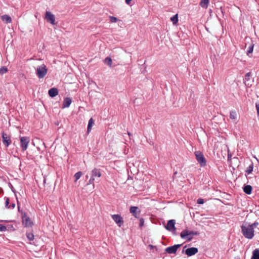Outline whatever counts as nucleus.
I'll list each match as a JSON object with an SVG mask.
<instances>
[{
	"label": "nucleus",
	"instance_id": "obj_15",
	"mask_svg": "<svg viewBox=\"0 0 259 259\" xmlns=\"http://www.w3.org/2000/svg\"><path fill=\"white\" fill-rule=\"evenodd\" d=\"M1 19L6 24H9L12 22V19L11 17L8 15H4L2 16Z\"/></svg>",
	"mask_w": 259,
	"mask_h": 259
},
{
	"label": "nucleus",
	"instance_id": "obj_41",
	"mask_svg": "<svg viewBox=\"0 0 259 259\" xmlns=\"http://www.w3.org/2000/svg\"><path fill=\"white\" fill-rule=\"evenodd\" d=\"M132 0H125V3L127 4V5H130L131 2Z\"/></svg>",
	"mask_w": 259,
	"mask_h": 259
},
{
	"label": "nucleus",
	"instance_id": "obj_42",
	"mask_svg": "<svg viewBox=\"0 0 259 259\" xmlns=\"http://www.w3.org/2000/svg\"><path fill=\"white\" fill-rule=\"evenodd\" d=\"M17 204H18V210H19V211H20V206H19V202L18 200H17Z\"/></svg>",
	"mask_w": 259,
	"mask_h": 259
},
{
	"label": "nucleus",
	"instance_id": "obj_7",
	"mask_svg": "<svg viewBox=\"0 0 259 259\" xmlns=\"http://www.w3.org/2000/svg\"><path fill=\"white\" fill-rule=\"evenodd\" d=\"M45 19L48 22L51 23L52 25L55 24V17L51 12L47 11L45 15Z\"/></svg>",
	"mask_w": 259,
	"mask_h": 259
},
{
	"label": "nucleus",
	"instance_id": "obj_40",
	"mask_svg": "<svg viewBox=\"0 0 259 259\" xmlns=\"http://www.w3.org/2000/svg\"><path fill=\"white\" fill-rule=\"evenodd\" d=\"M231 155L229 153V149H228V159H231Z\"/></svg>",
	"mask_w": 259,
	"mask_h": 259
},
{
	"label": "nucleus",
	"instance_id": "obj_17",
	"mask_svg": "<svg viewBox=\"0 0 259 259\" xmlns=\"http://www.w3.org/2000/svg\"><path fill=\"white\" fill-rule=\"evenodd\" d=\"M252 187L250 185H245L243 187V191L247 195H249L252 192Z\"/></svg>",
	"mask_w": 259,
	"mask_h": 259
},
{
	"label": "nucleus",
	"instance_id": "obj_12",
	"mask_svg": "<svg viewBox=\"0 0 259 259\" xmlns=\"http://www.w3.org/2000/svg\"><path fill=\"white\" fill-rule=\"evenodd\" d=\"M198 249L197 248L193 247H190V248H187L185 250V253L188 256H192V255L195 254L196 253H197L198 252Z\"/></svg>",
	"mask_w": 259,
	"mask_h": 259
},
{
	"label": "nucleus",
	"instance_id": "obj_34",
	"mask_svg": "<svg viewBox=\"0 0 259 259\" xmlns=\"http://www.w3.org/2000/svg\"><path fill=\"white\" fill-rule=\"evenodd\" d=\"M204 199L202 198H199L197 200V203L199 204H202L204 203Z\"/></svg>",
	"mask_w": 259,
	"mask_h": 259
},
{
	"label": "nucleus",
	"instance_id": "obj_3",
	"mask_svg": "<svg viewBox=\"0 0 259 259\" xmlns=\"http://www.w3.org/2000/svg\"><path fill=\"white\" fill-rule=\"evenodd\" d=\"M36 75L39 78H44L47 73L48 68L44 64L37 67L35 70Z\"/></svg>",
	"mask_w": 259,
	"mask_h": 259
},
{
	"label": "nucleus",
	"instance_id": "obj_23",
	"mask_svg": "<svg viewBox=\"0 0 259 259\" xmlns=\"http://www.w3.org/2000/svg\"><path fill=\"white\" fill-rule=\"evenodd\" d=\"M253 169V163H251L249 166L247 168L246 170H245V172L247 174H250L252 172Z\"/></svg>",
	"mask_w": 259,
	"mask_h": 259
},
{
	"label": "nucleus",
	"instance_id": "obj_27",
	"mask_svg": "<svg viewBox=\"0 0 259 259\" xmlns=\"http://www.w3.org/2000/svg\"><path fill=\"white\" fill-rule=\"evenodd\" d=\"M26 236L30 241H32L34 239V235L31 232L26 233Z\"/></svg>",
	"mask_w": 259,
	"mask_h": 259
},
{
	"label": "nucleus",
	"instance_id": "obj_18",
	"mask_svg": "<svg viewBox=\"0 0 259 259\" xmlns=\"http://www.w3.org/2000/svg\"><path fill=\"white\" fill-rule=\"evenodd\" d=\"M209 3V0H201L200 2V6L204 9H207Z\"/></svg>",
	"mask_w": 259,
	"mask_h": 259
},
{
	"label": "nucleus",
	"instance_id": "obj_33",
	"mask_svg": "<svg viewBox=\"0 0 259 259\" xmlns=\"http://www.w3.org/2000/svg\"><path fill=\"white\" fill-rule=\"evenodd\" d=\"M94 180H95V178L91 176V178H90V179L89 181L88 185L94 184ZM93 186H94V184H93Z\"/></svg>",
	"mask_w": 259,
	"mask_h": 259
},
{
	"label": "nucleus",
	"instance_id": "obj_11",
	"mask_svg": "<svg viewBox=\"0 0 259 259\" xmlns=\"http://www.w3.org/2000/svg\"><path fill=\"white\" fill-rule=\"evenodd\" d=\"M112 218L119 227H121L122 225L123 221L120 215L113 214L112 215Z\"/></svg>",
	"mask_w": 259,
	"mask_h": 259
},
{
	"label": "nucleus",
	"instance_id": "obj_35",
	"mask_svg": "<svg viewBox=\"0 0 259 259\" xmlns=\"http://www.w3.org/2000/svg\"><path fill=\"white\" fill-rule=\"evenodd\" d=\"M9 199L8 198H6V201H5V206H6V207H7L8 208V207L9 206Z\"/></svg>",
	"mask_w": 259,
	"mask_h": 259
},
{
	"label": "nucleus",
	"instance_id": "obj_44",
	"mask_svg": "<svg viewBox=\"0 0 259 259\" xmlns=\"http://www.w3.org/2000/svg\"><path fill=\"white\" fill-rule=\"evenodd\" d=\"M171 232H172L173 234H175V235L177 234L176 231L174 232V231H172Z\"/></svg>",
	"mask_w": 259,
	"mask_h": 259
},
{
	"label": "nucleus",
	"instance_id": "obj_5",
	"mask_svg": "<svg viewBox=\"0 0 259 259\" xmlns=\"http://www.w3.org/2000/svg\"><path fill=\"white\" fill-rule=\"evenodd\" d=\"M22 223L25 227H30L33 225V222L30 218L26 214L25 212H22Z\"/></svg>",
	"mask_w": 259,
	"mask_h": 259
},
{
	"label": "nucleus",
	"instance_id": "obj_30",
	"mask_svg": "<svg viewBox=\"0 0 259 259\" xmlns=\"http://www.w3.org/2000/svg\"><path fill=\"white\" fill-rule=\"evenodd\" d=\"M110 21L111 23H115L117 21V19L116 17L113 16H109Z\"/></svg>",
	"mask_w": 259,
	"mask_h": 259
},
{
	"label": "nucleus",
	"instance_id": "obj_9",
	"mask_svg": "<svg viewBox=\"0 0 259 259\" xmlns=\"http://www.w3.org/2000/svg\"><path fill=\"white\" fill-rule=\"evenodd\" d=\"M181 244H176L173 246H169L165 249V251L169 254L175 253L178 249L180 247Z\"/></svg>",
	"mask_w": 259,
	"mask_h": 259
},
{
	"label": "nucleus",
	"instance_id": "obj_28",
	"mask_svg": "<svg viewBox=\"0 0 259 259\" xmlns=\"http://www.w3.org/2000/svg\"><path fill=\"white\" fill-rule=\"evenodd\" d=\"M8 71V69L7 67L3 66L0 68V74H4L6 73Z\"/></svg>",
	"mask_w": 259,
	"mask_h": 259
},
{
	"label": "nucleus",
	"instance_id": "obj_25",
	"mask_svg": "<svg viewBox=\"0 0 259 259\" xmlns=\"http://www.w3.org/2000/svg\"><path fill=\"white\" fill-rule=\"evenodd\" d=\"M230 117L232 119H236L237 118V114L235 111H231L230 113Z\"/></svg>",
	"mask_w": 259,
	"mask_h": 259
},
{
	"label": "nucleus",
	"instance_id": "obj_37",
	"mask_svg": "<svg viewBox=\"0 0 259 259\" xmlns=\"http://www.w3.org/2000/svg\"><path fill=\"white\" fill-rule=\"evenodd\" d=\"M255 107L257 110V115L259 116V102L255 103Z\"/></svg>",
	"mask_w": 259,
	"mask_h": 259
},
{
	"label": "nucleus",
	"instance_id": "obj_8",
	"mask_svg": "<svg viewBox=\"0 0 259 259\" xmlns=\"http://www.w3.org/2000/svg\"><path fill=\"white\" fill-rule=\"evenodd\" d=\"M2 139L3 142L6 147H9L12 143L10 136L4 132L2 133Z\"/></svg>",
	"mask_w": 259,
	"mask_h": 259
},
{
	"label": "nucleus",
	"instance_id": "obj_29",
	"mask_svg": "<svg viewBox=\"0 0 259 259\" xmlns=\"http://www.w3.org/2000/svg\"><path fill=\"white\" fill-rule=\"evenodd\" d=\"M253 44H251L248 48L247 49V54L248 55L249 53H251L253 52Z\"/></svg>",
	"mask_w": 259,
	"mask_h": 259
},
{
	"label": "nucleus",
	"instance_id": "obj_45",
	"mask_svg": "<svg viewBox=\"0 0 259 259\" xmlns=\"http://www.w3.org/2000/svg\"><path fill=\"white\" fill-rule=\"evenodd\" d=\"M127 134L129 136H131V133L129 132L127 133Z\"/></svg>",
	"mask_w": 259,
	"mask_h": 259
},
{
	"label": "nucleus",
	"instance_id": "obj_39",
	"mask_svg": "<svg viewBox=\"0 0 259 259\" xmlns=\"http://www.w3.org/2000/svg\"><path fill=\"white\" fill-rule=\"evenodd\" d=\"M15 204L13 203L12 204L9 205V206L8 207V208L13 209L15 208Z\"/></svg>",
	"mask_w": 259,
	"mask_h": 259
},
{
	"label": "nucleus",
	"instance_id": "obj_43",
	"mask_svg": "<svg viewBox=\"0 0 259 259\" xmlns=\"http://www.w3.org/2000/svg\"><path fill=\"white\" fill-rule=\"evenodd\" d=\"M149 247H150L151 249H152L154 247V246H153L152 245H149Z\"/></svg>",
	"mask_w": 259,
	"mask_h": 259
},
{
	"label": "nucleus",
	"instance_id": "obj_21",
	"mask_svg": "<svg viewBox=\"0 0 259 259\" xmlns=\"http://www.w3.org/2000/svg\"><path fill=\"white\" fill-rule=\"evenodd\" d=\"M170 20L172 22V23L174 25L177 24L178 22V14H177L172 17H171Z\"/></svg>",
	"mask_w": 259,
	"mask_h": 259
},
{
	"label": "nucleus",
	"instance_id": "obj_19",
	"mask_svg": "<svg viewBox=\"0 0 259 259\" xmlns=\"http://www.w3.org/2000/svg\"><path fill=\"white\" fill-rule=\"evenodd\" d=\"M138 209V207L137 206H131L130 208V212L133 214V215L135 217H138L137 210Z\"/></svg>",
	"mask_w": 259,
	"mask_h": 259
},
{
	"label": "nucleus",
	"instance_id": "obj_20",
	"mask_svg": "<svg viewBox=\"0 0 259 259\" xmlns=\"http://www.w3.org/2000/svg\"><path fill=\"white\" fill-rule=\"evenodd\" d=\"M251 259H259V249H255L253 251Z\"/></svg>",
	"mask_w": 259,
	"mask_h": 259
},
{
	"label": "nucleus",
	"instance_id": "obj_14",
	"mask_svg": "<svg viewBox=\"0 0 259 259\" xmlns=\"http://www.w3.org/2000/svg\"><path fill=\"white\" fill-rule=\"evenodd\" d=\"M102 176L101 172L99 169L95 168L92 171V177H101Z\"/></svg>",
	"mask_w": 259,
	"mask_h": 259
},
{
	"label": "nucleus",
	"instance_id": "obj_2",
	"mask_svg": "<svg viewBox=\"0 0 259 259\" xmlns=\"http://www.w3.org/2000/svg\"><path fill=\"white\" fill-rule=\"evenodd\" d=\"M241 228L242 233L245 238L251 239L253 237L254 231L252 227H250L249 226H245L242 225Z\"/></svg>",
	"mask_w": 259,
	"mask_h": 259
},
{
	"label": "nucleus",
	"instance_id": "obj_31",
	"mask_svg": "<svg viewBox=\"0 0 259 259\" xmlns=\"http://www.w3.org/2000/svg\"><path fill=\"white\" fill-rule=\"evenodd\" d=\"M258 225V223L257 222H255L254 223H252V224L251 225H249V226L250 227H252L253 230H254V229L255 228H256Z\"/></svg>",
	"mask_w": 259,
	"mask_h": 259
},
{
	"label": "nucleus",
	"instance_id": "obj_1",
	"mask_svg": "<svg viewBox=\"0 0 259 259\" xmlns=\"http://www.w3.org/2000/svg\"><path fill=\"white\" fill-rule=\"evenodd\" d=\"M198 231H188V230H184L180 234V236L182 239H186L188 241H191L194 236L199 235Z\"/></svg>",
	"mask_w": 259,
	"mask_h": 259
},
{
	"label": "nucleus",
	"instance_id": "obj_6",
	"mask_svg": "<svg viewBox=\"0 0 259 259\" xmlns=\"http://www.w3.org/2000/svg\"><path fill=\"white\" fill-rule=\"evenodd\" d=\"M30 142V138L28 137H22L20 138V144L22 150L25 151Z\"/></svg>",
	"mask_w": 259,
	"mask_h": 259
},
{
	"label": "nucleus",
	"instance_id": "obj_4",
	"mask_svg": "<svg viewBox=\"0 0 259 259\" xmlns=\"http://www.w3.org/2000/svg\"><path fill=\"white\" fill-rule=\"evenodd\" d=\"M196 159L201 166H204L206 165V160L203 154L200 151L195 152Z\"/></svg>",
	"mask_w": 259,
	"mask_h": 259
},
{
	"label": "nucleus",
	"instance_id": "obj_36",
	"mask_svg": "<svg viewBox=\"0 0 259 259\" xmlns=\"http://www.w3.org/2000/svg\"><path fill=\"white\" fill-rule=\"evenodd\" d=\"M144 220L143 218H141L140 219V224L139 226L140 227H142L144 225Z\"/></svg>",
	"mask_w": 259,
	"mask_h": 259
},
{
	"label": "nucleus",
	"instance_id": "obj_26",
	"mask_svg": "<svg viewBox=\"0 0 259 259\" xmlns=\"http://www.w3.org/2000/svg\"><path fill=\"white\" fill-rule=\"evenodd\" d=\"M82 172L81 171H78L77 172H76L74 177V178H75V180L74 181L75 182H76L78 179H79L81 177V176H82Z\"/></svg>",
	"mask_w": 259,
	"mask_h": 259
},
{
	"label": "nucleus",
	"instance_id": "obj_22",
	"mask_svg": "<svg viewBox=\"0 0 259 259\" xmlns=\"http://www.w3.org/2000/svg\"><path fill=\"white\" fill-rule=\"evenodd\" d=\"M93 124H94V120H93V118H91L89 121V123H88V129H87L88 133H89L91 131Z\"/></svg>",
	"mask_w": 259,
	"mask_h": 259
},
{
	"label": "nucleus",
	"instance_id": "obj_16",
	"mask_svg": "<svg viewBox=\"0 0 259 259\" xmlns=\"http://www.w3.org/2000/svg\"><path fill=\"white\" fill-rule=\"evenodd\" d=\"M58 94V91L57 88H51L49 90V95L51 97H54Z\"/></svg>",
	"mask_w": 259,
	"mask_h": 259
},
{
	"label": "nucleus",
	"instance_id": "obj_13",
	"mask_svg": "<svg viewBox=\"0 0 259 259\" xmlns=\"http://www.w3.org/2000/svg\"><path fill=\"white\" fill-rule=\"evenodd\" d=\"M72 102V99L70 98L66 97L64 99L62 103V108H65L69 107Z\"/></svg>",
	"mask_w": 259,
	"mask_h": 259
},
{
	"label": "nucleus",
	"instance_id": "obj_10",
	"mask_svg": "<svg viewBox=\"0 0 259 259\" xmlns=\"http://www.w3.org/2000/svg\"><path fill=\"white\" fill-rule=\"evenodd\" d=\"M175 223L176 222L174 220H169L167 222L166 226H165L166 229L169 231H176V228L175 226Z\"/></svg>",
	"mask_w": 259,
	"mask_h": 259
},
{
	"label": "nucleus",
	"instance_id": "obj_38",
	"mask_svg": "<svg viewBox=\"0 0 259 259\" xmlns=\"http://www.w3.org/2000/svg\"><path fill=\"white\" fill-rule=\"evenodd\" d=\"M250 74H251V73H250V72H248V73H247L245 74V79H249V77H250Z\"/></svg>",
	"mask_w": 259,
	"mask_h": 259
},
{
	"label": "nucleus",
	"instance_id": "obj_24",
	"mask_svg": "<svg viewBox=\"0 0 259 259\" xmlns=\"http://www.w3.org/2000/svg\"><path fill=\"white\" fill-rule=\"evenodd\" d=\"M104 62L105 64H106L109 66H110V67L112 66V59L111 58H110V57L106 58L104 60Z\"/></svg>",
	"mask_w": 259,
	"mask_h": 259
},
{
	"label": "nucleus",
	"instance_id": "obj_32",
	"mask_svg": "<svg viewBox=\"0 0 259 259\" xmlns=\"http://www.w3.org/2000/svg\"><path fill=\"white\" fill-rule=\"evenodd\" d=\"M7 230V228L5 226L0 224V231H5Z\"/></svg>",
	"mask_w": 259,
	"mask_h": 259
}]
</instances>
